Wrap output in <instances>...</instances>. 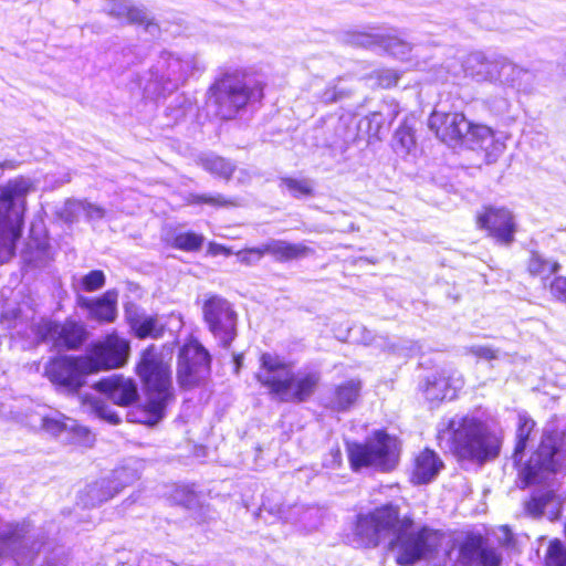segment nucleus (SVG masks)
Masks as SVG:
<instances>
[{
	"mask_svg": "<svg viewBox=\"0 0 566 566\" xmlns=\"http://www.w3.org/2000/svg\"><path fill=\"white\" fill-rule=\"evenodd\" d=\"M536 426V421L528 415L517 416L512 460L522 489L542 484L555 475L566 453V434L560 430L549 429L543 431L536 448L523 460Z\"/></svg>",
	"mask_w": 566,
	"mask_h": 566,
	"instance_id": "obj_1",
	"label": "nucleus"
},
{
	"mask_svg": "<svg viewBox=\"0 0 566 566\" xmlns=\"http://www.w3.org/2000/svg\"><path fill=\"white\" fill-rule=\"evenodd\" d=\"M202 315L209 331L223 347H229L237 336V313L228 300L220 295H207Z\"/></svg>",
	"mask_w": 566,
	"mask_h": 566,
	"instance_id": "obj_8",
	"label": "nucleus"
},
{
	"mask_svg": "<svg viewBox=\"0 0 566 566\" xmlns=\"http://www.w3.org/2000/svg\"><path fill=\"white\" fill-rule=\"evenodd\" d=\"M359 391L360 382L358 380L350 379L345 381L335 389V396L332 401L333 407L337 410H346L356 401Z\"/></svg>",
	"mask_w": 566,
	"mask_h": 566,
	"instance_id": "obj_32",
	"label": "nucleus"
},
{
	"mask_svg": "<svg viewBox=\"0 0 566 566\" xmlns=\"http://www.w3.org/2000/svg\"><path fill=\"white\" fill-rule=\"evenodd\" d=\"M321 374L310 368H293L279 401L300 403L308 400L318 387Z\"/></svg>",
	"mask_w": 566,
	"mask_h": 566,
	"instance_id": "obj_21",
	"label": "nucleus"
},
{
	"mask_svg": "<svg viewBox=\"0 0 566 566\" xmlns=\"http://www.w3.org/2000/svg\"><path fill=\"white\" fill-rule=\"evenodd\" d=\"M198 164L206 171L224 180H229L235 169V166L230 160L214 154L200 156Z\"/></svg>",
	"mask_w": 566,
	"mask_h": 566,
	"instance_id": "obj_30",
	"label": "nucleus"
},
{
	"mask_svg": "<svg viewBox=\"0 0 566 566\" xmlns=\"http://www.w3.org/2000/svg\"><path fill=\"white\" fill-rule=\"evenodd\" d=\"M259 249H260V247L244 249V250L237 252L235 254L238 256V260L241 263L250 265V264L256 263L258 261H260L263 258V256H256V254L254 253V251L259 250Z\"/></svg>",
	"mask_w": 566,
	"mask_h": 566,
	"instance_id": "obj_47",
	"label": "nucleus"
},
{
	"mask_svg": "<svg viewBox=\"0 0 566 566\" xmlns=\"http://www.w3.org/2000/svg\"><path fill=\"white\" fill-rule=\"evenodd\" d=\"M203 243V237L193 232L178 233L174 237L171 245L182 251H197Z\"/></svg>",
	"mask_w": 566,
	"mask_h": 566,
	"instance_id": "obj_37",
	"label": "nucleus"
},
{
	"mask_svg": "<svg viewBox=\"0 0 566 566\" xmlns=\"http://www.w3.org/2000/svg\"><path fill=\"white\" fill-rule=\"evenodd\" d=\"M82 284L87 292L96 291L105 284V275L98 270L91 271L83 277Z\"/></svg>",
	"mask_w": 566,
	"mask_h": 566,
	"instance_id": "obj_42",
	"label": "nucleus"
},
{
	"mask_svg": "<svg viewBox=\"0 0 566 566\" xmlns=\"http://www.w3.org/2000/svg\"><path fill=\"white\" fill-rule=\"evenodd\" d=\"M38 343H51L56 348L76 349L86 339L83 324L65 321L63 324L41 318L32 325Z\"/></svg>",
	"mask_w": 566,
	"mask_h": 566,
	"instance_id": "obj_14",
	"label": "nucleus"
},
{
	"mask_svg": "<svg viewBox=\"0 0 566 566\" xmlns=\"http://www.w3.org/2000/svg\"><path fill=\"white\" fill-rule=\"evenodd\" d=\"M13 556L15 559L33 557V546L29 547V537L24 527L6 525L0 530V558Z\"/></svg>",
	"mask_w": 566,
	"mask_h": 566,
	"instance_id": "obj_22",
	"label": "nucleus"
},
{
	"mask_svg": "<svg viewBox=\"0 0 566 566\" xmlns=\"http://www.w3.org/2000/svg\"><path fill=\"white\" fill-rule=\"evenodd\" d=\"M50 566H60V565L53 564V565H50ZM61 566H64V565H61Z\"/></svg>",
	"mask_w": 566,
	"mask_h": 566,
	"instance_id": "obj_53",
	"label": "nucleus"
},
{
	"mask_svg": "<svg viewBox=\"0 0 566 566\" xmlns=\"http://www.w3.org/2000/svg\"><path fill=\"white\" fill-rule=\"evenodd\" d=\"M90 402L92 410L102 419H105L109 423L116 424L119 422V417L105 405L99 398H86Z\"/></svg>",
	"mask_w": 566,
	"mask_h": 566,
	"instance_id": "obj_40",
	"label": "nucleus"
},
{
	"mask_svg": "<svg viewBox=\"0 0 566 566\" xmlns=\"http://www.w3.org/2000/svg\"><path fill=\"white\" fill-rule=\"evenodd\" d=\"M549 292L556 301L566 303V276H555L549 283Z\"/></svg>",
	"mask_w": 566,
	"mask_h": 566,
	"instance_id": "obj_43",
	"label": "nucleus"
},
{
	"mask_svg": "<svg viewBox=\"0 0 566 566\" xmlns=\"http://www.w3.org/2000/svg\"><path fill=\"white\" fill-rule=\"evenodd\" d=\"M437 443L441 449L447 448L460 463L483 465L500 455L503 437L490 429L482 419L465 415L459 419H450L438 431Z\"/></svg>",
	"mask_w": 566,
	"mask_h": 566,
	"instance_id": "obj_2",
	"label": "nucleus"
},
{
	"mask_svg": "<svg viewBox=\"0 0 566 566\" xmlns=\"http://www.w3.org/2000/svg\"><path fill=\"white\" fill-rule=\"evenodd\" d=\"M259 363L256 380L273 398L279 399L295 366L294 363L275 353L261 354Z\"/></svg>",
	"mask_w": 566,
	"mask_h": 566,
	"instance_id": "obj_16",
	"label": "nucleus"
},
{
	"mask_svg": "<svg viewBox=\"0 0 566 566\" xmlns=\"http://www.w3.org/2000/svg\"><path fill=\"white\" fill-rule=\"evenodd\" d=\"M14 168V165L12 161L10 160H0V175L6 170V169H13Z\"/></svg>",
	"mask_w": 566,
	"mask_h": 566,
	"instance_id": "obj_49",
	"label": "nucleus"
},
{
	"mask_svg": "<svg viewBox=\"0 0 566 566\" xmlns=\"http://www.w3.org/2000/svg\"><path fill=\"white\" fill-rule=\"evenodd\" d=\"M475 226L500 245L515 241L517 223L514 213L504 206L485 205L474 217Z\"/></svg>",
	"mask_w": 566,
	"mask_h": 566,
	"instance_id": "obj_12",
	"label": "nucleus"
},
{
	"mask_svg": "<svg viewBox=\"0 0 566 566\" xmlns=\"http://www.w3.org/2000/svg\"><path fill=\"white\" fill-rule=\"evenodd\" d=\"M137 373L147 390L145 411L148 413L143 422L156 424L164 415V409L171 398L170 367L164 363L153 348L143 353Z\"/></svg>",
	"mask_w": 566,
	"mask_h": 566,
	"instance_id": "obj_5",
	"label": "nucleus"
},
{
	"mask_svg": "<svg viewBox=\"0 0 566 566\" xmlns=\"http://www.w3.org/2000/svg\"><path fill=\"white\" fill-rule=\"evenodd\" d=\"M469 119L463 112L433 111L428 119L429 128L438 139L449 146H461Z\"/></svg>",
	"mask_w": 566,
	"mask_h": 566,
	"instance_id": "obj_19",
	"label": "nucleus"
},
{
	"mask_svg": "<svg viewBox=\"0 0 566 566\" xmlns=\"http://www.w3.org/2000/svg\"><path fill=\"white\" fill-rule=\"evenodd\" d=\"M395 137L397 146L405 153L410 151L416 146L415 129L406 123L397 128Z\"/></svg>",
	"mask_w": 566,
	"mask_h": 566,
	"instance_id": "obj_39",
	"label": "nucleus"
},
{
	"mask_svg": "<svg viewBox=\"0 0 566 566\" xmlns=\"http://www.w3.org/2000/svg\"><path fill=\"white\" fill-rule=\"evenodd\" d=\"M191 70V61L164 53L151 73V81L146 90L155 95L170 93L186 81Z\"/></svg>",
	"mask_w": 566,
	"mask_h": 566,
	"instance_id": "obj_13",
	"label": "nucleus"
},
{
	"mask_svg": "<svg viewBox=\"0 0 566 566\" xmlns=\"http://www.w3.org/2000/svg\"><path fill=\"white\" fill-rule=\"evenodd\" d=\"M75 208L83 210V217H85L87 220H101L105 217V210L92 202H88L84 200L83 203H73L72 205Z\"/></svg>",
	"mask_w": 566,
	"mask_h": 566,
	"instance_id": "obj_41",
	"label": "nucleus"
},
{
	"mask_svg": "<svg viewBox=\"0 0 566 566\" xmlns=\"http://www.w3.org/2000/svg\"><path fill=\"white\" fill-rule=\"evenodd\" d=\"M391 548L397 551L396 563L410 566L422 558L433 557L442 545L444 534L428 526H417L412 518H400L391 507Z\"/></svg>",
	"mask_w": 566,
	"mask_h": 566,
	"instance_id": "obj_3",
	"label": "nucleus"
},
{
	"mask_svg": "<svg viewBox=\"0 0 566 566\" xmlns=\"http://www.w3.org/2000/svg\"><path fill=\"white\" fill-rule=\"evenodd\" d=\"M95 388L118 406H128L137 397V387L132 379L112 376L95 384Z\"/></svg>",
	"mask_w": 566,
	"mask_h": 566,
	"instance_id": "obj_24",
	"label": "nucleus"
},
{
	"mask_svg": "<svg viewBox=\"0 0 566 566\" xmlns=\"http://www.w3.org/2000/svg\"><path fill=\"white\" fill-rule=\"evenodd\" d=\"M280 188L286 190L294 198H304L313 195V182L306 178H281Z\"/></svg>",
	"mask_w": 566,
	"mask_h": 566,
	"instance_id": "obj_35",
	"label": "nucleus"
},
{
	"mask_svg": "<svg viewBox=\"0 0 566 566\" xmlns=\"http://www.w3.org/2000/svg\"><path fill=\"white\" fill-rule=\"evenodd\" d=\"M138 479L139 474L136 469L129 467L118 468L114 470L109 479H103L88 485L86 490L88 503L92 505L103 503Z\"/></svg>",
	"mask_w": 566,
	"mask_h": 566,
	"instance_id": "obj_20",
	"label": "nucleus"
},
{
	"mask_svg": "<svg viewBox=\"0 0 566 566\" xmlns=\"http://www.w3.org/2000/svg\"><path fill=\"white\" fill-rule=\"evenodd\" d=\"M555 499V492L553 490H545L533 492L523 504V509L526 515L533 518H541L547 505Z\"/></svg>",
	"mask_w": 566,
	"mask_h": 566,
	"instance_id": "obj_31",
	"label": "nucleus"
},
{
	"mask_svg": "<svg viewBox=\"0 0 566 566\" xmlns=\"http://www.w3.org/2000/svg\"><path fill=\"white\" fill-rule=\"evenodd\" d=\"M117 292L109 290L98 298H81L80 305L88 310L92 318L102 323H112L117 316Z\"/></svg>",
	"mask_w": 566,
	"mask_h": 566,
	"instance_id": "obj_27",
	"label": "nucleus"
},
{
	"mask_svg": "<svg viewBox=\"0 0 566 566\" xmlns=\"http://www.w3.org/2000/svg\"><path fill=\"white\" fill-rule=\"evenodd\" d=\"M92 371L85 355H63L51 358L44 366V376L57 388L76 392Z\"/></svg>",
	"mask_w": 566,
	"mask_h": 566,
	"instance_id": "obj_9",
	"label": "nucleus"
},
{
	"mask_svg": "<svg viewBox=\"0 0 566 566\" xmlns=\"http://www.w3.org/2000/svg\"><path fill=\"white\" fill-rule=\"evenodd\" d=\"M128 322L138 338H160L166 327L161 317L145 314L129 313Z\"/></svg>",
	"mask_w": 566,
	"mask_h": 566,
	"instance_id": "obj_29",
	"label": "nucleus"
},
{
	"mask_svg": "<svg viewBox=\"0 0 566 566\" xmlns=\"http://www.w3.org/2000/svg\"><path fill=\"white\" fill-rule=\"evenodd\" d=\"M526 270L533 277L547 279L560 270V264L557 261L551 262L537 253H532L527 261Z\"/></svg>",
	"mask_w": 566,
	"mask_h": 566,
	"instance_id": "obj_33",
	"label": "nucleus"
},
{
	"mask_svg": "<svg viewBox=\"0 0 566 566\" xmlns=\"http://www.w3.org/2000/svg\"><path fill=\"white\" fill-rule=\"evenodd\" d=\"M473 562L480 566H502V555L483 535L470 533L460 543L459 560L452 566H470Z\"/></svg>",
	"mask_w": 566,
	"mask_h": 566,
	"instance_id": "obj_18",
	"label": "nucleus"
},
{
	"mask_svg": "<svg viewBox=\"0 0 566 566\" xmlns=\"http://www.w3.org/2000/svg\"><path fill=\"white\" fill-rule=\"evenodd\" d=\"M34 190L30 178L15 177L0 185V261L9 260L20 239L25 211V197Z\"/></svg>",
	"mask_w": 566,
	"mask_h": 566,
	"instance_id": "obj_4",
	"label": "nucleus"
},
{
	"mask_svg": "<svg viewBox=\"0 0 566 566\" xmlns=\"http://www.w3.org/2000/svg\"><path fill=\"white\" fill-rule=\"evenodd\" d=\"M312 252V249L303 243H291L279 239L269 240L254 251L256 256L269 254L277 262L302 259Z\"/></svg>",
	"mask_w": 566,
	"mask_h": 566,
	"instance_id": "obj_25",
	"label": "nucleus"
},
{
	"mask_svg": "<svg viewBox=\"0 0 566 566\" xmlns=\"http://www.w3.org/2000/svg\"><path fill=\"white\" fill-rule=\"evenodd\" d=\"M504 544L506 546H513L515 544V539L512 533L509 532V535L504 539Z\"/></svg>",
	"mask_w": 566,
	"mask_h": 566,
	"instance_id": "obj_50",
	"label": "nucleus"
},
{
	"mask_svg": "<svg viewBox=\"0 0 566 566\" xmlns=\"http://www.w3.org/2000/svg\"><path fill=\"white\" fill-rule=\"evenodd\" d=\"M543 566H566V544L558 537L548 541L543 559Z\"/></svg>",
	"mask_w": 566,
	"mask_h": 566,
	"instance_id": "obj_34",
	"label": "nucleus"
},
{
	"mask_svg": "<svg viewBox=\"0 0 566 566\" xmlns=\"http://www.w3.org/2000/svg\"><path fill=\"white\" fill-rule=\"evenodd\" d=\"M211 358L197 340H188L179 352L177 380L181 388L190 389L201 384L210 374Z\"/></svg>",
	"mask_w": 566,
	"mask_h": 566,
	"instance_id": "obj_11",
	"label": "nucleus"
},
{
	"mask_svg": "<svg viewBox=\"0 0 566 566\" xmlns=\"http://www.w3.org/2000/svg\"><path fill=\"white\" fill-rule=\"evenodd\" d=\"M494 144L495 132L493 128L484 124L469 120L463 138V144L460 147H465L474 151H481L484 153L485 156H489L490 149Z\"/></svg>",
	"mask_w": 566,
	"mask_h": 566,
	"instance_id": "obj_28",
	"label": "nucleus"
},
{
	"mask_svg": "<svg viewBox=\"0 0 566 566\" xmlns=\"http://www.w3.org/2000/svg\"><path fill=\"white\" fill-rule=\"evenodd\" d=\"M129 342L113 332L92 343L85 354L92 374L123 367L129 357Z\"/></svg>",
	"mask_w": 566,
	"mask_h": 566,
	"instance_id": "obj_10",
	"label": "nucleus"
},
{
	"mask_svg": "<svg viewBox=\"0 0 566 566\" xmlns=\"http://www.w3.org/2000/svg\"><path fill=\"white\" fill-rule=\"evenodd\" d=\"M382 38L378 33L352 31L346 34L345 42L355 46H373L379 44Z\"/></svg>",
	"mask_w": 566,
	"mask_h": 566,
	"instance_id": "obj_38",
	"label": "nucleus"
},
{
	"mask_svg": "<svg viewBox=\"0 0 566 566\" xmlns=\"http://www.w3.org/2000/svg\"><path fill=\"white\" fill-rule=\"evenodd\" d=\"M83 202H84V200H76V199L67 200L61 211V217L66 222H74V221L78 220L83 216V210L75 208L72 205L73 203H83Z\"/></svg>",
	"mask_w": 566,
	"mask_h": 566,
	"instance_id": "obj_44",
	"label": "nucleus"
},
{
	"mask_svg": "<svg viewBox=\"0 0 566 566\" xmlns=\"http://www.w3.org/2000/svg\"><path fill=\"white\" fill-rule=\"evenodd\" d=\"M189 205H201L206 203L212 207H237L239 203L235 200L227 199L222 195H195L191 193L187 198Z\"/></svg>",
	"mask_w": 566,
	"mask_h": 566,
	"instance_id": "obj_36",
	"label": "nucleus"
},
{
	"mask_svg": "<svg viewBox=\"0 0 566 566\" xmlns=\"http://www.w3.org/2000/svg\"><path fill=\"white\" fill-rule=\"evenodd\" d=\"M389 531V505H382L357 517L353 542L359 546L375 547Z\"/></svg>",
	"mask_w": 566,
	"mask_h": 566,
	"instance_id": "obj_17",
	"label": "nucleus"
},
{
	"mask_svg": "<svg viewBox=\"0 0 566 566\" xmlns=\"http://www.w3.org/2000/svg\"><path fill=\"white\" fill-rule=\"evenodd\" d=\"M263 87L244 72L227 73L210 88L209 102L218 106L222 118H231L248 103L260 101Z\"/></svg>",
	"mask_w": 566,
	"mask_h": 566,
	"instance_id": "obj_6",
	"label": "nucleus"
},
{
	"mask_svg": "<svg viewBox=\"0 0 566 566\" xmlns=\"http://www.w3.org/2000/svg\"><path fill=\"white\" fill-rule=\"evenodd\" d=\"M468 352L478 359L491 361L497 358V350L490 346H472Z\"/></svg>",
	"mask_w": 566,
	"mask_h": 566,
	"instance_id": "obj_45",
	"label": "nucleus"
},
{
	"mask_svg": "<svg viewBox=\"0 0 566 566\" xmlns=\"http://www.w3.org/2000/svg\"><path fill=\"white\" fill-rule=\"evenodd\" d=\"M560 517V511L558 510L556 513H553L549 517L551 521L558 520Z\"/></svg>",
	"mask_w": 566,
	"mask_h": 566,
	"instance_id": "obj_51",
	"label": "nucleus"
},
{
	"mask_svg": "<svg viewBox=\"0 0 566 566\" xmlns=\"http://www.w3.org/2000/svg\"><path fill=\"white\" fill-rule=\"evenodd\" d=\"M443 468V462L431 449L424 448L415 458L411 472V482L416 485L427 484L432 481Z\"/></svg>",
	"mask_w": 566,
	"mask_h": 566,
	"instance_id": "obj_26",
	"label": "nucleus"
},
{
	"mask_svg": "<svg viewBox=\"0 0 566 566\" xmlns=\"http://www.w3.org/2000/svg\"><path fill=\"white\" fill-rule=\"evenodd\" d=\"M396 45L397 44L391 41V55H396V52H394V46H396Z\"/></svg>",
	"mask_w": 566,
	"mask_h": 566,
	"instance_id": "obj_52",
	"label": "nucleus"
},
{
	"mask_svg": "<svg viewBox=\"0 0 566 566\" xmlns=\"http://www.w3.org/2000/svg\"><path fill=\"white\" fill-rule=\"evenodd\" d=\"M208 253L211 255H219V254L230 255L232 252L229 248H227L222 244L210 242L208 245Z\"/></svg>",
	"mask_w": 566,
	"mask_h": 566,
	"instance_id": "obj_48",
	"label": "nucleus"
},
{
	"mask_svg": "<svg viewBox=\"0 0 566 566\" xmlns=\"http://www.w3.org/2000/svg\"><path fill=\"white\" fill-rule=\"evenodd\" d=\"M346 452L354 472L363 469L386 471L389 461V436L385 431H376L364 442H347Z\"/></svg>",
	"mask_w": 566,
	"mask_h": 566,
	"instance_id": "obj_7",
	"label": "nucleus"
},
{
	"mask_svg": "<svg viewBox=\"0 0 566 566\" xmlns=\"http://www.w3.org/2000/svg\"><path fill=\"white\" fill-rule=\"evenodd\" d=\"M28 423L34 430H43L51 436L63 438L72 443L86 444L91 442V433L85 427L56 411L33 412L29 416Z\"/></svg>",
	"mask_w": 566,
	"mask_h": 566,
	"instance_id": "obj_15",
	"label": "nucleus"
},
{
	"mask_svg": "<svg viewBox=\"0 0 566 566\" xmlns=\"http://www.w3.org/2000/svg\"><path fill=\"white\" fill-rule=\"evenodd\" d=\"M104 11L128 23L145 25V29L151 34H155L158 30L157 24L148 18L145 8L137 7L128 0H107Z\"/></svg>",
	"mask_w": 566,
	"mask_h": 566,
	"instance_id": "obj_23",
	"label": "nucleus"
},
{
	"mask_svg": "<svg viewBox=\"0 0 566 566\" xmlns=\"http://www.w3.org/2000/svg\"><path fill=\"white\" fill-rule=\"evenodd\" d=\"M343 462L342 452L338 447L332 448L329 450V453L323 461V465L329 469H336L340 467Z\"/></svg>",
	"mask_w": 566,
	"mask_h": 566,
	"instance_id": "obj_46",
	"label": "nucleus"
}]
</instances>
